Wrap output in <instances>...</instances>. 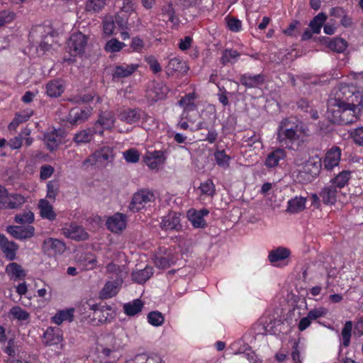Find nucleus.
Returning <instances> with one entry per match:
<instances>
[{"label":"nucleus","mask_w":363,"mask_h":363,"mask_svg":"<svg viewBox=\"0 0 363 363\" xmlns=\"http://www.w3.org/2000/svg\"><path fill=\"white\" fill-rule=\"evenodd\" d=\"M334 104L363 107V94L353 85L342 84L338 86L334 94Z\"/></svg>","instance_id":"obj_1"},{"label":"nucleus","mask_w":363,"mask_h":363,"mask_svg":"<svg viewBox=\"0 0 363 363\" xmlns=\"http://www.w3.org/2000/svg\"><path fill=\"white\" fill-rule=\"evenodd\" d=\"M336 108L331 111L332 121L340 125H347L357 121L360 116L361 106L347 104L333 105Z\"/></svg>","instance_id":"obj_2"},{"label":"nucleus","mask_w":363,"mask_h":363,"mask_svg":"<svg viewBox=\"0 0 363 363\" xmlns=\"http://www.w3.org/2000/svg\"><path fill=\"white\" fill-rule=\"evenodd\" d=\"M299 138L297 133V125L294 126L289 119L281 121L277 133V140L282 145L289 149H292V143Z\"/></svg>","instance_id":"obj_3"},{"label":"nucleus","mask_w":363,"mask_h":363,"mask_svg":"<svg viewBox=\"0 0 363 363\" xmlns=\"http://www.w3.org/2000/svg\"><path fill=\"white\" fill-rule=\"evenodd\" d=\"M87 36L81 32L72 33L67 42L69 53L74 57L81 56L84 53L87 45Z\"/></svg>","instance_id":"obj_4"},{"label":"nucleus","mask_w":363,"mask_h":363,"mask_svg":"<svg viewBox=\"0 0 363 363\" xmlns=\"http://www.w3.org/2000/svg\"><path fill=\"white\" fill-rule=\"evenodd\" d=\"M155 199V194L147 189H141L133 194L132 201L129 204V209L133 213L143 209L145 204L153 202Z\"/></svg>","instance_id":"obj_5"},{"label":"nucleus","mask_w":363,"mask_h":363,"mask_svg":"<svg viewBox=\"0 0 363 363\" xmlns=\"http://www.w3.org/2000/svg\"><path fill=\"white\" fill-rule=\"evenodd\" d=\"M113 159V149L108 146H104L96 150L85 161L90 162L91 165L104 166Z\"/></svg>","instance_id":"obj_6"},{"label":"nucleus","mask_w":363,"mask_h":363,"mask_svg":"<svg viewBox=\"0 0 363 363\" xmlns=\"http://www.w3.org/2000/svg\"><path fill=\"white\" fill-rule=\"evenodd\" d=\"M62 231L65 237L76 241L86 240L89 238V234L84 228L76 223L67 224Z\"/></svg>","instance_id":"obj_7"},{"label":"nucleus","mask_w":363,"mask_h":363,"mask_svg":"<svg viewBox=\"0 0 363 363\" xmlns=\"http://www.w3.org/2000/svg\"><path fill=\"white\" fill-rule=\"evenodd\" d=\"M43 251L48 255L62 254L66 250V245L60 240L50 238L44 240L42 245Z\"/></svg>","instance_id":"obj_8"},{"label":"nucleus","mask_w":363,"mask_h":363,"mask_svg":"<svg viewBox=\"0 0 363 363\" xmlns=\"http://www.w3.org/2000/svg\"><path fill=\"white\" fill-rule=\"evenodd\" d=\"M321 166V160L318 156L310 157L306 160L304 163L303 171L308 176L306 179L311 182L318 176L320 172Z\"/></svg>","instance_id":"obj_9"},{"label":"nucleus","mask_w":363,"mask_h":363,"mask_svg":"<svg viewBox=\"0 0 363 363\" xmlns=\"http://www.w3.org/2000/svg\"><path fill=\"white\" fill-rule=\"evenodd\" d=\"M34 228L31 225L18 226L9 225L6 231L14 238L18 240H26L34 235Z\"/></svg>","instance_id":"obj_10"},{"label":"nucleus","mask_w":363,"mask_h":363,"mask_svg":"<svg viewBox=\"0 0 363 363\" xmlns=\"http://www.w3.org/2000/svg\"><path fill=\"white\" fill-rule=\"evenodd\" d=\"M90 114V108H85L82 109L78 107L72 108L67 116V121L72 125H77L87 120Z\"/></svg>","instance_id":"obj_11"},{"label":"nucleus","mask_w":363,"mask_h":363,"mask_svg":"<svg viewBox=\"0 0 363 363\" xmlns=\"http://www.w3.org/2000/svg\"><path fill=\"white\" fill-rule=\"evenodd\" d=\"M180 216V213L172 212L164 216L160 223L161 228L164 230H174L179 231L182 228Z\"/></svg>","instance_id":"obj_12"},{"label":"nucleus","mask_w":363,"mask_h":363,"mask_svg":"<svg viewBox=\"0 0 363 363\" xmlns=\"http://www.w3.org/2000/svg\"><path fill=\"white\" fill-rule=\"evenodd\" d=\"M144 115V112L139 108H128L120 111L118 118L123 122L133 124L138 122Z\"/></svg>","instance_id":"obj_13"},{"label":"nucleus","mask_w":363,"mask_h":363,"mask_svg":"<svg viewBox=\"0 0 363 363\" xmlns=\"http://www.w3.org/2000/svg\"><path fill=\"white\" fill-rule=\"evenodd\" d=\"M106 225L111 232L119 233L126 227L125 216L122 213H117L107 220Z\"/></svg>","instance_id":"obj_14"},{"label":"nucleus","mask_w":363,"mask_h":363,"mask_svg":"<svg viewBox=\"0 0 363 363\" xmlns=\"http://www.w3.org/2000/svg\"><path fill=\"white\" fill-rule=\"evenodd\" d=\"M62 340V335L58 328H48L43 334V342L46 346L57 345Z\"/></svg>","instance_id":"obj_15"},{"label":"nucleus","mask_w":363,"mask_h":363,"mask_svg":"<svg viewBox=\"0 0 363 363\" xmlns=\"http://www.w3.org/2000/svg\"><path fill=\"white\" fill-rule=\"evenodd\" d=\"M122 284L121 278L115 279L113 281H107L100 293V296L102 298H108L116 296Z\"/></svg>","instance_id":"obj_16"},{"label":"nucleus","mask_w":363,"mask_h":363,"mask_svg":"<svg viewBox=\"0 0 363 363\" xmlns=\"http://www.w3.org/2000/svg\"><path fill=\"white\" fill-rule=\"evenodd\" d=\"M340 155V150L339 147H334L328 151L323 161L325 168L332 169L334 167L338 165Z\"/></svg>","instance_id":"obj_17"},{"label":"nucleus","mask_w":363,"mask_h":363,"mask_svg":"<svg viewBox=\"0 0 363 363\" xmlns=\"http://www.w3.org/2000/svg\"><path fill=\"white\" fill-rule=\"evenodd\" d=\"M321 41L323 44L327 45L331 50L339 53L344 52L347 48V41L341 38L331 40L330 38L323 37Z\"/></svg>","instance_id":"obj_18"},{"label":"nucleus","mask_w":363,"mask_h":363,"mask_svg":"<svg viewBox=\"0 0 363 363\" xmlns=\"http://www.w3.org/2000/svg\"><path fill=\"white\" fill-rule=\"evenodd\" d=\"M6 273L11 280H20L26 276L25 270L22 266L16 262L9 263L5 269Z\"/></svg>","instance_id":"obj_19"},{"label":"nucleus","mask_w":363,"mask_h":363,"mask_svg":"<svg viewBox=\"0 0 363 363\" xmlns=\"http://www.w3.org/2000/svg\"><path fill=\"white\" fill-rule=\"evenodd\" d=\"M240 83L247 88H255L264 82V76L259 74L252 76L248 74H242L240 79Z\"/></svg>","instance_id":"obj_20"},{"label":"nucleus","mask_w":363,"mask_h":363,"mask_svg":"<svg viewBox=\"0 0 363 363\" xmlns=\"http://www.w3.org/2000/svg\"><path fill=\"white\" fill-rule=\"evenodd\" d=\"M290 255L291 252L288 248L279 247L269 252L268 259L272 264L275 265V263L285 260L289 257Z\"/></svg>","instance_id":"obj_21"},{"label":"nucleus","mask_w":363,"mask_h":363,"mask_svg":"<svg viewBox=\"0 0 363 363\" xmlns=\"http://www.w3.org/2000/svg\"><path fill=\"white\" fill-rule=\"evenodd\" d=\"M138 67V65H117L115 67V71L113 73V79L125 78L130 76L134 73Z\"/></svg>","instance_id":"obj_22"},{"label":"nucleus","mask_w":363,"mask_h":363,"mask_svg":"<svg viewBox=\"0 0 363 363\" xmlns=\"http://www.w3.org/2000/svg\"><path fill=\"white\" fill-rule=\"evenodd\" d=\"M166 68L168 75H172L176 72L186 73L189 69L184 61L176 57L169 61Z\"/></svg>","instance_id":"obj_23"},{"label":"nucleus","mask_w":363,"mask_h":363,"mask_svg":"<svg viewBox=\"0 0 363 363\" xmlns=\"http://www.w3.org/2000/svg\"><path fill=\"white\" fill-rule=\"evenodd\" d=\"M286 157V152L284 150L277 148L270 152L265 160V165L268 167H275L279 164L280 160H284Z\"/></svg>","instance_id":"obj_24"},{"label":"nucleus","mask_w":363,"mask_h":363,"mask_svg":"<svg viewBox=\"0 0 363 363\" xmlns=\"http://www.w3.org/2000/svg\"><path fill=\"white\" fill-rule=\"evenodd\" d=\"M152 274V267L147 266L143 269L133 271L131 274V277L134 281L138 284H144L151 277Z\"/></svg>","instance_id":"obj_25"},{"label":"nucleus","mask_w":363,"mask_h":363,"mask_svg":"<svg viewBox=\"0 0 363 363\" xmlns=\"http://www.w3.org/2000/svg\"><path fill=\"white\" fill-rule=\"evenodd\" d=\"M306 199L302 196L295 197L288 201L286 211L290 213H297L305 209Z\"/></svg>","instance_id":"obj_26"},{"label":"nucleus","mask_w":363,"mask_h":363,"mask_svg":"<svg viewBox=\"0 0 363 363\" xmlns=\"http://www.w3.org/2000/svg\"><path fill=\"white\" fill-rule=\"evenodd\" d=\"M64 91L62 83L59 79H55L49 82L46 86V92L50 97H58Z\"/></svg>","instance_id":"obj_27"},{"label":"nucleus","mask_w":363,"mask_h":363,"mask_svg":"<svg viewBox=\"0 0 363 363\" xmlns=\"http://www.w3.org/2000/svg\"><path fill=\"white\" fill-rule=\"evenodd\" d=\"M38 207L40 208V215L43 218H47L50 220H54L55 219L56 214L53 211L52 205L47 200H40Z\"/></svg>","instance_id":"obj_28"},{"label":"nucleus","mask_w":363,"mask_h":363,"mask_svg":"<svg viewBox=\"0 0 363 363\" xmlns=\"http://www.w3.org/2000/svg\"><path fill=\"white\" fill-rule=\"evenodd\" d=\"M44 141L45 142L48 148L50 151H53L60 143L61 137L58 135L56 130H53L44 135Z\"/></svg>","instance_id":"obj_29"},{"label":"nucleus","mask_w":363,"mask_h":363,"mask_svg":"<svg viewBox=\"0 0 363 363\" xmlns=\"http://www.w3.org/2000/svg\"><path fill=\"white\" fill-rule=\"evenodd\" d=\"M336 186L331 185L324 188L320 193V196L325 204H334L336 201Z\"/></svg>","instance_id":"obj_30"},{"label":"nucleus","mask_w":363,"mask_h":363,"mask_svg":"<svg viewBox=\"0 0 363 363\" xmlns=\"http://www.w3.org/2000/svg\"><path fill=\"white\" fill-rule=\"evenodd\" d=\"M125 269V266L118 265L113 262H110L106 266L107 273L112 274L110 278L113 279V276L116 277V279L121 278L122 282H123V279L128 274V272Z\"/></svg>","instance_id":"obj_31"},{"label":"nucleus","mask_w":363,"mask_h":363,"mask_svg":"<svg viewBox=\"0 0 363 363\" xmlns=\"http://www.w3.org/2000/svg\"><path fill=\"white\" fill-rule=\"evenodd\" d=\"M2 252L6 255V257L10 260H14L16 259V251L18 249V245L13 242L7 240L3 245H1Z\"/></svg>","instance_id":"obj_32"},{"label":"nucleus","mask_w":363,"mask_h":363,"mask_svg":"<svg viewBox=\"0 0 363 363\" xmlns=\"http://www.w3.org/2000/svg\"><path fill=\"white\" fill-rule=\"evenodd\" d=\"M143 307V301L139 299H135L133 302H129L123 306V310L126 315L133 316L142 311Z\"/></svg>","instance_id":"obj_33"},{"label":"nucleus","mask_w":363,"mask_h":363,"mask_svg":"<svg viewBox=\"0 0 363 363\" xmlns=\"http://www.w3.org/2000/svg\"><path fill=\"white\" fill-rule=\"evenodd\" d=\"M116 121L114 114L112 111H104L100 114L97 123L106 129H111L113 127Z\"/></svg>","instance_id":"obj_34"},{"label":"nucleus","mask_w":363,"mask_h":363,"mask_svg":"<svg viewBox=\"0 0 363 363\" xmlns=\"http://www.w3.org/2000/svg\"><path fill=\"white\" fill-rule=\"evenodd\" d=\"M328 18L325 13H319L310 22L309 26L314 33H319L320 29Z\"/></svg>","instance_id":"obj_35"},{"label":"nucleus","mask_w":363,"mask_h":363,"mask_svg":"<svg viewBox=\"0 0 363 363\" xmlns=\"http://www.w3.org/2000/svg\"><path fill=\"white\" fill-rule=\"evenodd\" d=\"M74 309L59 311L53 318L52 320L57 325H60L64 320L72 321L74 316Z\"/></svg>","instance_id":"obj_36"},{"label":"nucleus","mask_w":363,"mask_h":363,"mask_svg":"<svg viewBox=\"0 0 363 363\" xmlns=\"http://www.w3.org/2000/svg\"><path fill=\"white\" fill-rule=\"evenodd\" d=\"M25 202L24 197L19 194H14L10 195L7 198V206L6 207L10 209H14L19 208Z\"/></svg>","instance_id":"obj_37"},{"label":"nucleus","mask_w":363,"mask_h":363,"mask_svg":"<svg viewBox=\"0 0 363 363\" xmlns=\"http://www.w3.org/2000/svg\"><path fill=\"white\" fill-rule=\"evenodd\" d=\"M189 218L195 228H203L206 225L205 220L202 218V213H196V211H189Z\"/></svg>","instance_id":"obj_38"},{"label":"nucleus","mask_w":363,"mask_h":363,"mask_svg":"<svg viewBox=\"0 0 363 363\" xmlns=\"http://www.w3.org/2000/svg\"><path fill=\"white\" fill-rule=\"evenodd\" d=\"M93 137V131L91 128L81 130L75 134L74 141L77 143H88L91 141Z\"/></svg>","instance_id":"obj_39"},{"label":"nucleus","mask_w":363,"mask_h":363,"mask_svg":"<svg viewBox=\"0 0 363 363\" xmlns=\"http://www.w3.org/2000/svg\"><path fill=\"white\" fill-rule=\"evenodd\" d=\"M148 323L153 326H160L164 323V317L162 313L157 311H151L147 315Z\"/></svg>","instance_id":"obj_40"},{"label":"nucleus","mask_w":363,"mask_h":363,"mask_svg":"<svg viewBox=\"0 0 363 363\" xmlns=\"http://www.w3.org/2000/svg\"><path fill=\"white\" fill-rule=\"evenodd\" d=\"M194 99V94H189L185 95L179 101V105L184 106V112L193 111L196 108V105L193 102Z\"/></svg>","instance_id":"obj_41"},{"label":"nucleus","mask_w":363,"mask_h":363,"mask_svg":"<svg viewBox=\"0 0 363 363\" xmlns=\"http://www.w3.org/2000/svg\"><path fill=\"white\" fill-rule=\"evenodd\" d=\"M106 0H87L86 11L93 13L99 12L106 5Z\"/></svg>","instance_id":"obj_42"},{"label":"nucleus","mask_w":363,"mask_h":363,"mask_svg":"<svg viewBox=\"0 0 363 363\" xmlns=\"http://www.w3.org/2000/svg\"><path fill=\"white\" fill-rule=\"evenodd\" d=\"M352 325H353L352 321H346L343 328L342 329L341 335L343 340L342 344L345 347H348L350 342Z\"/></svg>","instance_id":"obj_43"},{"label":"nucleus","mask_w":363,"mask_h":363,"mask_svg":"<svg viewBox=\"0 0 363 363\" xmlns=\"http://www.w3.org/2000/svg\"><path fill=\"white\" fill-rule=\"evenodd\" d=\"M215 160L218 166L223 168L229 167L230 157L225 154V150H218L214 153Z\"/></svg>","instance_id":"obj_44"},{"label":"nucleus","mask_w":363,"mask_h":363,"mask_svg":"<svg viewBox=\"0 0 363 363\" xmlns=\"http://www.w3.org/2000/svg\"><path fill=\"white\" fill-rule=\"evenodd\" d=\"M350 172L348 171H342L334 179H332L333 185L336 187H343L350 179Z\"/></svg>","instance_id":"obj_45"},{"label":"nucleus","mask_w":363,"mask_h":363,"mask_svg":"<svg viewBox=\"0 0 363 363\" xmlns=\"http://www.w3.org/2000/svg\"><path fill=\"white\" fill-rule=\"evenodd\" d=\"M14 220L19 224L31 223L34 220V214L30 211L16 214Z\"/></svg>","instance_id":"obj_46"},{"label":"nucleus","mask_w":363,"mask_h":363,"mask_svg":"<svg viewBox=\"0 0 363 363\" xmlns=\"http://www.w3.org/2000/svg\"><path fill=\"white\" fill-rule=\"evenodd\" d=\"M30 134V130L28 129L23 130L21 133L18 136H16L15 138L11 139L7 142V145H9L11 149L16 150L21 147L23 143V135H28Z\"/></svg>","instance_id":"obj_47"},{"label":"nucleus","mask_w":363,"mask_h":363,"mask_svg":"<svg viewBox=\"0 0 363 363\" xmlns=\"http://www.w3.org/2000/svg\"><path fill=\"white\" fill-rule=\"evenodd\" d=\"M240 56V53L237 50L226 49L223 51L220 58V62L223 65L228 63H233L232 60L236 59Z\"/></svg>","instance_id":"obj_48"},{"label":"nucleus","mask_w":363,"mask_h":363,"mask_svg":"<svg viewBox=\"0 0 363 363\" xmlns=\"http://www.w3.org/2000/svg\"><path fill=\"white\" fill-rule=\"evenodd\" d=\"M125 45L123 43L118 41L116 38H112L106 43L105 50L107 52H116L120 51Z\"/></svg>","instance_id":"obj_49"},{"label":"nucleus","mask_w":363,"mask_h":363,"mask_svg":"<svg viewBox=\"0 0 363 363\" xmlns=\"http://www.w3.org/2000/svg\"><path fill=\"white\" fill-rule=\"evenodd\" d=\"M10 313L14 318L18 320H27L30 314L25 310L22 309L20 306H14L10 310Z\"/></svg>","instance_id":"obj_50"},{"label":"nucleus","mask_w":363,"mask_h":363,"mask_svg":"<svg viewBox=\"0 0 363 363\" xmlns=\"http://www.w3.org/2000/svg\"><path fill=\"white\" fill-rule=\"evenodd\" d=\"M199 188L203 194L212 196L215 193V185L211 179H208L201 183Z\"/></svg>","instance_id":"obj_51"},{"label":"nucleus","mask_w":363,"mask_h":363,"mask_svg":"<svg viewBox=\"0 0 363 363\" xmlns=\"http://www.w3.org/2000/svg\"><path fill=\"white\" fill-rule=\"evenodd\" d=\"M15 18V13L9 10L0 11V27L11 23Z\"/></svg>","instance_id":"obj_52"},{"label":"nucleus","mask_w":363,"mask_h":363,"mask_svg":"<svg viewBox=\"0 0 363 363\" xmlns=\"http://www.w3.org/2000/svg\"><path fill=\"white\" fill-rule=\"evenodd\" d=\"M123 157L127 162L136 163L140 158L139 152L135 149H129L123 152Z\"/></svg>","instance_id":"obj_53"},{"label":"nucleus","mask_w":363,"mask_h":363,"mask_svg":"<svg viewBox=\"0 0 363 363\" xmlns=\"http://www.w3.org/2000/svg\"><path fill=\"white\" fill-rule=\"evenodd\" d=\"M47 197L49 199H55L59 190V184L55 181H50L47 184Z\"/></svg>","instance_id":"obj_54"},{"label":"nucleus","mask_w":363,"mask_h":363,"mask_svg":"<svg viewBox=\"0 0 363 363\" xmlns=\"http://www.w3.org/2000/svg\"><path fill=\"white\" fill-rule=\"evenodd\" d=\"M188 121L191 123L190 130L193 132L198 131L201 129H208V125L203 121L196 123V121L191 118L190 116H186Z\"/></svg>","instance_id":"obj_55"},{"label":"nucleus","mask_w":363,"mask_h":363,"mask_svg":"<svg viewBox=\"0 0 363 363\" xmlns=\"http://www.w3.org/2000/svg\"><path fill=\"white\" fill-rule=\"evenodd\" d=\"M128 19V14L119 12L115 16L114 23H116L121 29H125L127 28Z\"/></svg>","instance_id":"obj_56"},{"label":"nucleus","mask_w":363,"mask_h":363,"mask_svg":"<svg viewBox=\"0 0 363 363\" xmlns=\"http://www.w3.org/2000/svg\"><path fill=\"white\" fill-rule=\"evenodd\" d=\"M327 313L328 310L325 308L320 307L310 311L307 315H308V318H311L312 320H313L318 319V318L325 316Z\"/></svg>","instance_id":"obj_57"},{"label":"nucleus","mask_w":363,"mask_h":363,"mask_svg":"<svg viewBox=\"0 0 363 363\" xmlns=\"http://www.w3.org/2000/svg\"><path fill=\"white\" fill-rule=\"evenodd\" d=\"M54 167L49 164L43 165L40 167V177L43 180H45L50 177L54 173Z\"/></svg>","instance_id":"obj_58"},{"label":"nucleus","mask_w":363,"mask_h":363,"mask_svg":"<svg viewBox=\"0 0 363 363\" xmlns=\"http://www.w3.org/2000/svg\"><path fill=\"white\" fill-rule=\"evenodd\" d=\"M227 25L228 28L233 32H238L241 28V21L234 17L227 18Z\"/></svg>","instance_id":"obj_59"},{"label":"nucleus","mask_w":363,"mask_h":363,"mask_svg":"<svg viewBox=\"0 0 363 363\" xmlns=\"http://www.w3.org/2000/svg\"><path fill=\"white\" fill-rule=\"evenodd\" d=\"M145 61L154 73H158L161 71V66L154 56L147 57Z\"/></svg>","instance_id":"obj_60"},{"label":"nucleus","mask_w":363,"mask_h":363,"mask_svg":"<svg viewBox=\"0 0 363 363\" xmlns=\"http://www.w3.org/2000/svg\"><path fill=\"white\" fill-rule=\"evenodd\" d=\"M94 97L92 95L88 94H84L83 96H75L72 98L69 99V100L74 104H81V103H88L89 101H91L93 100Z\"/></svg>","instance_id":"obj_61"},{"label":"nucleus","mask_w":363,"mask_h":363,"mask_svg":"<svg viewBox=\"0 0 363 363\" xmlns=\"http://www.w3.org/2000/svg\"><path fill=\"white\" fill-rule=\"evenodd\" d=\"M352 135L357 144L363 146V127L356 128L354 132L352 133Z\"/></svg>","instance_id":"obj_62"},{"label":"nucleus","mask_w":363,"mask_h":363,"mask_svg":"<svg viewBox=\"0 0 363 363\" xmlns=\"http://www.w3.org/2000/svg\"><path fill=\"white\" fill-rule=\"evenodd\" d=\"M163 13L168 16V21H171L172 23H174L175 18V11L173 8L172 4H169L168 5L165 6L162 9Z\"/></svg>","instance_id":"obj_63"},{"label":"nucleus","mask_w":363,"mask_h":363,"mask_svg":"<svg viewBox=\"0 0 363 363\" xmlns=\"http://www.w3.org/2000/svg\"><path fill=\"white\" fill-rule=\"evenodd\" d=\"M155 265L162 269H166L170 267L171 263H169V260L168 258L164 257H156L155 259Z\"/></svg>","instance_id":"obj_64"}]
</instances>
